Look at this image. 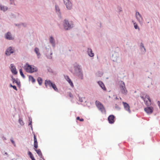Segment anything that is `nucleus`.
Listing matches in <instances>:
<instances>
[{
	"mask_svg": "<svg viewBox=\"0 0 160 160\" xmlns=\"http://www.w3.org/2000/svg\"><path fill=\"white\" fill-rule=\"evenodd\" d=\"M54 83L49 80H46L45 81V85L47 88L48 87H51Z\"/></svg>",
	"mask_w": 160,
	"mask_h": 160,
	"instance_id": "2eb2a0df",
	"label": "nucleus"
},
{
	"mask_svg": "<svg viewBox=\"0 0 160 160\" xmlns=\"http://www.w3.org/2000/svg\"><path fill=\"white\" fill-rule=\"evenodd\" d=\"M0 9L4 12H5L8 9V8L6 6L0 5Z\"/></svg>",
	"mask_w": 160,
	"mask_h": 160,
	"instance_id": "a878e982",
	"label": "nucleus"
},
{
	"mask_svg": "<svg viewBox=\"0 0 160 160\" xmlns=\"http://www.w3.org/2000/svg\"><path fill=\"white\" fill-rule=\"evenodd\" d=\"M34 51L37 55L38 58H39L41 56V54L39 52V48L36 47L34 48Z\"/></svg>",
	"mask_w": 160,
	"mask_h": 160,
	"instance_id": "b1692460",
	"label": "nucleus"
},
{
	"mask_svg": "<svg viewBox=\"0 0 160 160\" xmlns=\"http://www.w3.org/2000/svg\"><path fill=\"white\" fill-rule=\"evenodd\" d=\"M14 52V49L12 47H10L6 51L5 54L7 56H9L11 54Z\"/></svg>",
	"mask_w": 160,
	"mask_h": 160,
	"instance_id": "9d476101",
	"label": "nucleus"
},
{
	"mask_svg": "<svg viewBox=\"0 0 160 160\" xmlns=\"http://www.w3.org/2000/svg\"><path fill=\"white\" fill-rule=\"evenodd\" d=\"M12 88L14 89V90L17 91V89L16 88V87L15 85H13V86H12Z\"/></svg>",
	"mask_w": 160,
	"mask_h": 160,
	"instance_id": "37998d69",
	"label": "nucleus"
},
{
	"mask_svg": "<svg viewBox=\"0 0 160 160\" xmlns=\"http://www.w3.org/2000/svg\"><path fill=\"white\" fill-rule=\"evenodd\" d=\"M72 72L75 76L81 79L83 78V75L81 66L77 64L74 66Z\"/></svg>",
	"mask_w": 160,
	"mask_h": 160,
	"instance_id": "f257e3e1",
	"label": "nucleus"
},
{
	"mask_svg": "<svg viewBox=\"0 0 160 160\" xmlns=\"http://www.w3.org/2000/svg\"><path fill=\"white\" fill-rule=\"evenodd\" d=\"M11 78H12V82L13 81V79H15V78H13V76H11Z\"/></svg>",
	"mask_w": 160,
	"mask_h": 160,
	"instance_id": "8fccbe9b",
	"label": "nucleus"
},
{
	"mask_svg": "<svg viewBox=\"0 0 160 160\" xmlns=\"http://www.w3.org/2000/svg\"><path fill=\"white\" fill-rule=\"evenodd\" d=\"M10 141H11V142H12V144L15 147H16V145L15 143V142L13 141V139L12 138H11V139H10Z\"/></svg>",
	"mask_w": 160,
	"mask_h": 160,
	"instance_id": "58836bf2",
	"label": "nucleus"
},
{
	"mask_svg": "<svg viewBox=\"0 0 160 160\" xmlns=\"http://www.w3.org/2000/svg\"><path fill=\"white\" fill-rule=\"evenodd\" d=\"M132 22H133V24L134 25V28L136 29H139V28H138V26L137 24L135 22H134V21H132Z\"/></svg>",
	"mask_w": 160,
	"mask_h": 160,
	"instance_id": "7c9ffc66",
	"label": "nucleus"
},
{
	"mask_svg": "<svg viewBox=\"0 0 160 160\" xmlns=\"http://www.w3.org/2000/svg\"><path fill=\"white\" fill-rule=\"evenodd\" d=\"M95 104L99 110L103 113L105 114L106 113L105 109L104 106L100 102L96 101Z\"/></svg>",
	"mask_w": 160,
	"mask_h": 160,
	"instance_id": "0eeeda50",
	"label": "nucleus"
},
{
	"mask_svg": "<svg viewBox=\"0 0 160 160\" xmlns=\"http://www.w3.org/2000/svg\"><path fill=\"white\" fill-rule=\"evenodd\" d=\"M30 127H31V130L32 131H33V128H32V126H31Z\"/></svg>",
	"mask_w": 160,
	"mask_h": 160,
	"instance_id": "3c124183",
	"label": "nucleus"
},
{
	"mask_svg": "<svg viewBox=\"0 0 160 160\" xmlns=\"http://www.w3.org/2000/svg\"><path fill=\"white\" fill-rule=\"evenodd\" d=\"M5 38L6 39L8 40H12L14 39V38L12 37L11 33L9 32H8L5 35Z\"/></svg>",
	"mask_w": 160,
	"mask_h": 160,
	"instance_id": "a211bd4d",
	"label": "nucleus"
},
{
	"mask_svg": "<svg viewBox=\"0 0 160 160\" xmlns=\"http://www.w3.org/2000/svg\"><path fill=\"white\" fill-rule=\"evenodd\" d=\"M46 49L47 50L48 52L50 54H48L47 53L45 54L47 58L48 59H51L52 58V52L51 49L50 48H46Z\"/></svg>",
	"mask_w": 160,
	"mask_h": 160,
	"instance_id": "4468645a",
	"label": "nucleus"
},
{
	"mask_svg": "<svg viewBox=\"0 0 160 160\" xmlns=\"http://www.w3.org/2000/svg\"><path fill=\"white\" fill-rule=\"evenodd\" d=\"M55 12L58 15V18L60 19L62 18V16L61 12L59 6L57 4H56L55 5Z\"/></svg>",
	"mask_w": 160,
	"mask_h": 160,
	"instance_id": "6e6552de",
	"label": "nucleus"
},
{
	"mask_svg": "<svg viewBox=\"0 0 160 160\" xmlns=\"http://www.w3.org/2000/svg\"><path fill=\"white\" fill-rule=\"evenodd\" d=\"M111 59L113 62L117 63H120L122 61L121 58L119 57V53L115 52L112 54Z\"/></svg>",
	"mask_w": 160,
	"mask_h": 160,
	"instance_id": "7ed1b4c3",
	"label": "nucleus"
},
{
	"mask_svg": "<svg viewBox=\"0 0 160 160\" xmlns=\"http://www.w3.org/2000/svg\"><path fill=\"white\" fill-rule=\"evenodd\" d=\"M63 24L65 29L67 30L71 29L74 27L73 22L72 21H69L67 19L63 20Z\"/></svg>",
	"mask_w": 160,
	"mask_h": 160,
	"instance_id": "f03ea898",
	"label": "nucleus"
},
{
	"mask_svg": "<svg viewBox=\"0 0 160 160\" xmlns=\"http://www.w3.org/2000/svg\"><path fill=\"white\" fill-rule=\"evenodd\" d=\"M87 53L90 57H92L94 56V54L91 48H88L87 49Z\"/></svg>",
	"mask_w": 160,
	"mask_h": 160,
	"instance_id": "aec40b11",
	"label": "nucleus"
},
{
	"mask_svg": "<svg viewBox=\"0 0 160 160\" xmlns=\"http://www.w3.org/2000/svg\"><path fill=\"white\" fill-rule=\"evenodd\" d=\"M13 85H12L11 84H10V86L11 87H12V86H13Z\"/></svg>",
	"mask_w": 160,
	"mask_h": 160,
	"instance_id": "603ef678",
	"label": "nucleus"
},
{
	"mask_svg": "<svg viewBox=\"0 0 160 160\" xmlns=\"http://www.w3.org/2000/svg\"><path fill=\"white\" fill-rule=\"evenodd\" d=\"M19 72H20V73L21 75L22 76V77L23 78H25V76L24 74L22 72V70L21 69H19Z\"/></svg>",
	"mask_w": 160,
	"mask_h": 160,
	"instance_id": "72a5a7b5",
	"label": "nucleus"
},
{
	"mask_svg": "<svg viewBox=\"0 0 160 160\" xmlns=\"http://www.w3.org/2000/svg\"><path fill=\"white\" fill-rule=\"evenodd\" d=\"M24 69L27 72L29 73H32L38 71V69L35 66L28 64L25 66Z\"/></svg>",
	"mask_w": 160,
	"mask_h": 160,
	"instance_id": "20e7f679",
	"label": "nucleus"
},
{
	"mask_svg": "<svg viewBox=\"0 0 160 160\" xmlns=\"http://www.w3.org/2000/svg\"><path fill=\"white\" fill-rule=\"evenodd\" d=\"M51 87L53 88V89L55 91H56V92L58 91V90L55 84L54 83L53 84V85Z\"/></svg>",
	"mask_w": 160,
	"mask_h": 160,
	"instance_id": "c85d7f7f",
	"label": "nucleus"
},
{
	"mask_svg": "<svg viewBox=\"0 0 160 160\" xmlns=\"http://www.w3.org/2000/svg\"><path fill=\"white\" fill-rule=\"evenodd\" d=\"M10 16L13 17H16L15 15V14H14L13 13H11Z\"/></svg>",
	"mask_w": 160,
	"mask_h": 160,
	"instance_id": "c03bdc74",
	"label": "nucleus"
},
{
	"mask_svg": "<svg viewBox=\"0 0 160 160\" xmlns=\"http://www.w3.org/2000/svg\"><path fill=\"white\" fill-rule=\"evenodd\" d=\"M64 4L68 10H70L72 8V4L69 0H63Z\"/></svg>",
	"mask_w": 160,
	"mask_h": 160,
	"instance_id": "1a4fd4ad",
	"label": "nucleus"
},
{
	"mask_svg": "<svg viewBox=\"0 0 160 160\" xmlns=\"http://www.w3.org/2000/svg\"><path fill=\"white\" fill-rule=\"evenodd\" d=\"M135 17L137 20L140 24H142L143 22V19L139 12L137 11H135Z\"/></svg>",
	"mask_w": 160,
	"mask_h": 160,
	"instance_id": "423d86ee",
	"label": "nucleus"
},
{
	"mask_svg": "<svg viewBox=\"0 0 160 160\" xmlns=\"http://www.w3.org/2000/svg\"><path fill=\"white\" fill-rule=\"evenodd\" d=\"M145 111L148 114L152 113L153 110V108L152 107L148 106L144 109Z\"/></svg>",
	"mask_w": 160,
	"mask_h": 160,
	"instance_id": "9b49d317",
	"label": "nucleus"
},
{
	"mask_svg": "<svg viewBox=\"0 0 160 160\" xmlns=\"http://www.w3.org/2000/svg\"><path fill=\"white\" fill-rule=\"evenodd\" d=\"M70 97H71V95H70Z\"/></svg>",
	"mask_w": 160,
	"mask_h": 160,
	"instance_id": "6e6d98bb",
	"label": "nucleus"
},
{
	"mask_svg": "<svg viewBox=\"0 0 160 160\" xmlns=\"http://www.w3.org/2000/svg\"><path fill=\"white\" fill-rule=\"evenodd\" d=\"M116 99H118V98L117 97H116Z\"/></svg>",
	"mask_w": 160,
	"mask_h": 160,
	"instance_id": "5fc2aeb1",
	"label": "nucleus"
},
{
	"mask_svg": "<svg viewBox=\"0 0 160 160\" xmlns=\"http://www.w3.org/2000/svg\"><path fill=\"white\" fill-rule=\"evenodd\" d=\"M147 96V99H146L145 101L144 102L145 104L147 106H149L151 104V101L150 99L149 98V97L148 95H146Z\"/></svg>",
	"mask_w": 160,
	"mask_h": 160,
	"instance_id": "dca6fc26",
	"label": "nucleus"
},
{
	"mask_svg": "<svg viewBox=\"0 0 160 160\" xmlns=\"http://www.w3.org/2000/svg\"><path fill=\"white\" fill-rule=\"evenodd\" d=\"M98 83L100 87L104 91H106V89L103 82L101 81L98 82Z\"/></svg>",
	"mask_w": 160,
	"mask_h": 160,
	"instance_id": "5701e85b",
	"label": "nucleus"
},
{
	"mask_svg": "<svg viewBox=\"0 0 160 160\" xmlns=\"http://www.w3.org/2000/svg\"><path fill=\"white\" fill-rule=\"evenodd\" d=\"M11 67V71L12 72L14 75H16L17 74L18 72L16 70V68L13 64H11L10 65Z\"/></svg>",
	"mask_w": 160,
	"mask_h": 160,
	"instance_id": "f8f14e48",
	"label": "nucleus"
},
{
	"mask_svg": "<svg viewBox=\"0 0 160 160\" xmlns=\"http://www.w3.org/2000/svg\"><path fill=\"white\" fill-rule=\"evenodd\" d=\"M34 143H38L36 136L35 134H34Z\"/></svg>",
	"mask_w": 160,
	"mask_h": 160,
	"instance_id": "4c0bfd02",
	"label": "nucleus"
},
{
	"mask_svg": "<svg viewBox=\"0 0 160 160\" xmlns=\"http://www.w3.org/2000/svg\"><path fill=\"white\" fill-rule=\"evenodd\" d=\"M34 147L35 148H37L38 147V144L37 143H34Z\"/></svg>",
	"mask_w": 160,
	"mask_h": 160,
	"instance_id": "79ce46f5",
	"label": "nucleus"
},
{
	"mask_svg": "<svg viewBox=\"0 0 160 160\" xmlns=\"http://www.w3.org/2000/svg\"><path fill=\"white\" fill-rule=\"evenodd\" d=\"M119 85L121 92L123 95H126L128 91L126 88L124 82L122 81H119Z\"/></svg>",
	"mask_w": 160,
	"mask_h": 160,
	"instance_id": "39448f33",
	"label": "nucleus"
},
{
	"mask_svg": "<svg viewBox=\"0 0 160 160\" xmlns=\"http://www.w3.org/2000/svg\"><path fill=\"white\" fill-rule=\"evenodd\" d=\"M14 25L18 28H21V23H15L14 24Z\"/></svg>",
	"mask_w": 160,
	"mask_h": 160,
	"instance_id": "c9c22d12",
	"label": "nucleus"
},
{
	"mask_svg": "<svg viewBox=\"0 0 160 160\" xmlns=\"http://www.w3.org/2000/svg\"><path fill=\"white\" fill-rule=\"evenodd\" d=\"M140 48L142 53L144 54L146 51V49L142 43L141 42L140 45Z\"/></svg>",
	"mask_w": 160,
	"mask_h": 160,
	"instance_id": "412c9836",
	"label": "nucleus"
},
{
	"mask_svg": "<svg viewBox=\"0 0 160 160\" xmlns=\"http://www.w3.org/2000/svg\"><path fill=\"white\" fill-rule=\"evenodd\" d=\"M28 121L29 122L28 125L32 126V118L30 117H28Z\"/></svg>",
	"mask_w": 160,
	"mask_h": 160,
	"instance_id": "f704fd0d",
	"label": "nucleus"
},
{
	"mask_svg": "<svg viewBox=\"0 0 160 160\" xmlns=\"http://www.w3.org/2000/svg\"><path fill=\"white\" fill-rule=\"evenodd\" d=\"M29 80H31L32 81V83H33V82H35V79H34V78L33 77H32V76H29Z\"/></svg>",
	"mask_w": 160,
	"mask_h": 160,
	"instance_id": "2f4dec72",
	"label": "nucleus"
},
{
	"mask_svg": "<svg viewBox=\"0 0 160 160\" xmlns=\"http://www.w3.org/2000/svg\"><path fill=\"white\" fill-rule=\"evenodd\" d=\"M5 154L7 155H8V153L7 152H5Z\"/></svg>",
	"mask_w": 160,
	"mask_h": 160,
	"instance_id": "864d4df0",
	"label": "nucleus"
},
{
	"mask_svg": "<svg viewBox=\"0 0 160 160\" xmlns=\"http://www.w3.org/2000/svg\"><path fill=\"white\" fill-rule=\"evenodd\" d=\"M122 103L126 111H128L130 113L131 111L130 109V107L128 104L127 103L124 102H123Z\"/></svg>",
	"mask_w": 160,
	"mask_h": 160,
	"instance_id": "f3484780",
	"label": "nucleus"
},
{
	"mask_svg": "<svg viewBox=\"0 0 160 160\" xmlns=\"http://www.w3.org/2000/svg\"><path fill=\"white\" fill-rule=\"evenodd\" d=\"M146 95L144 97L143 96H142L141 95L140 96V97L145 101L147 99Z\"/></svg>",
	"mask_w": 160,
	"mask_h": 160,
	"instance_id": "ea45409f",
	"label": "nucleus"
},
{
	"mask_svg": "<svg viewBox=\"0 0 160 160\" xmlns=\"http://www.w3.org/2000/svg\"><path fill=\"white\" fill-rule=\"evenodd\" d=\"M2 139H3V140H6V138L5 137H4L3 136V137H2Z\"/></svg>",
	"mask_w": 160,
	"mask_h": 160,
	"instance_id": "de8ad7c7",
	"label": "nucleus"
},
{
	"mask_svg": "<svg viewBox=\"0 0 160 160\" xmlns=\"http://www.w3.org/2000/svg\"><path fill=\"white\" fill-rule=\"evenodd\" d=\"M79 101L81 102H83V98H79Z\"/></svg>",
	"mask_w": 160,
	"mask_h": 160,
	"instance_id": "a18cd8bd",
	"label": "nucleus"
},
{
	"mask_svg": "<svg viewBox=\"0 0 160 160\" xmlns=\"http://www.w3.org/2000/svg\"><path fill=\"white\" fill-rule=\"evenodd\" d=\"M118 11L119 12H121V11H122V8H120V7L119 8H118Z\"/></svg>",
	"mask_w": 160,
	"mask_h": 160,
	"instance_id": "49530a36",
	"label": "nucleus"
},
{
	"mask_svg": "<svg viewBox=\"0 0 160 160\" xmlns=\"http://www.w3.org/2000/svg\"><path fill=\"white\" fill-rule=\"evenodd\" d=\"M37 81L39 85H42V79L40 77H38L37 79Z\"/></svg>",
	"mask_w": 160,
	"mask_h": 160,
	"instance_id": "cd10ccee",
	"label": "nucleus"
},
{
	"mask_svg": "<svg viewBox=\"0 0 160 160\" xmlns=\"http://www.w3.org/2000/svg\"><path fill=\"white\" fill-rule=\"evenodd\" d=\"M12 82L13 83H16L18 87H20V82L18 78H17L16 79H13Z\"/></svg>",
	"mask_w": 160,
	"mask_h": 160,
	"instance_id": "393cba45",
	"label": "nucleus"
},
{
	"mask_svg": "<svg viewBox=\"0 0 160 160\" xmlns=\"http://www.w3.org/2000/svg\"><path fill=\"white\" fill-rule=\"evenodd\" d=\"M115 117L113 115H111L109 116L108 118V120L109 123L113 124L114 122Z\"/></svg>",
	"mask_w": 160,
	"mask_h": 160,
	"instance_id": "ddd939ff",
	"label": "nucleus"
},
{
	"mask_svg": "<svg viewBox=\"0 0 160 160\" xmlns=\"http://www.w3.org/2000/svg\"><path fill=\"white\" fill-rule=\"evenodd\" d=\"M18 122L22 126L24 124L23 122L22 121V120L21 118H19L18 120Z\"/></svg>",
	"mask_w": 160,
	"mask_h": 160,
	"instance_id": "473e14b6",
	"label": "nucleus"
},
{
	"mask_svg": "<svg viewBox=\"0 0 160 160\" xmlns=\"http://www.w3.org/2000/svg\"><path fill=\"white\" fill-rule=\"evenodd\" d=\"M31 159H32V160H36L34 158V157H33L31 158Z\"/></svg>",
	"mask_w": 160,
	"mask_h": 160,
	"instance_id": "09e8293b",
	"label": "nucleus"
},
{
	"mask_svg": "<svg viewBox=\"0 0 160 160\" xmlns=\"http://www.w3.org/2000/svg\"><path fill=\"white\" fill-rule=\"evenodd\" d=\"M21 25L22 28L27 27L28 26V24L26 22L21 23Z\"/></svg>",
	"mask_w": 160,
	"mask_h": 160,
	"instance_id": "c756f323",
	"label": "nucleus"
},
{
	"mask_svg": "<svg viewBox=\"0 0 160 160\" xmlns=\"http://www.w3.org/2000/svg\"><path fill=\"white\" fill-rule=\"evenodd\" d=\"M49 42L53 48H54L56 46L55 41L54 38L52 36L50 37Z\"/></svg>",
	"mask_w": 160,
	"mask_h": 160,
	"instance_id": "6ab92c4d",
	"label": "nucleus"
},
{
	"mask_svg": "<svg viewBox=\"0 0 160 160\" xmlns=\"http://www.w3.org/2000/svg\"><path fill=\"white\" fill-rule=\"evenodd\" d=\"M65 78L67 81L68 82L69 84H70V86L72 87H74V85L73 84V83L71 80L69 78V76H65Z\"/></svg>",
	"mask_w": 160,
	"mask_h": 160,
	"instance_id": "4be33fe9",
	"label": "nucleus"
},
{
	"mask_svg": "<svg viewBox=\"0 0 160 160\" xmlns=\"http://www.w3.org/2000/svg\"><path fill=\"white\" fill-rule=\"evenodd\" d=\"M76 119L77 120H79L81 122L83 121L84 120V119L83 118H80L79 117H78Z\"/></svg>",
	"mask_w": 160,
	"mask_h": 160,
	"instance_id": "a19ab883",
	"label": "nucleus"
},
{
	"mask_svg": "<svg viewBox=\"0 0 160 160\" xmlns=\"http://www.w3.org/2000/svg\"><path fill=\"white\" fill-rule=\"evenodd\" d=\"M35 150L36 151V152L38 155L41 158H42V153L40 149H35Z\"/></svg>",
	"mask_w": 160,
	"mask_h": 160,
	"instance_id": "bb28decb",
	"label": "nucleus"
},
{
	"mask_svg": "<svg viewBox=\"0 0 160 160\" xmlns=\"http://www.w3.org/2000/svg\"><path fill=\"white\" fill-rule=\"evenodd\" d=\"M28 154L29 156V157L31 158L33 157V156L32 152L30 151H28Z\"/></svg>",
	"mask_w": 160,
	"mask_h": 160,
	"instance_id": "e433bc0d",
	"label": "nucleus"
}]
</instances>
